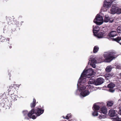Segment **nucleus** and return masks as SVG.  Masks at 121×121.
<instances>
[{
  "label": "nucleus",
  "instance_id": "obj_5",
  "mask_svg": "<svg viewBox=\"0 0 121 121\" xmlns=\"http://www.w3.org/2000/svg\"><path fill=\"white\" fill-rule=\"evenodd\" d=\"M106 27H103L102 28V30L101 32L99 33H97L96 35L95 36L99 38L105 37L104 36L106 35Z\"/></svg>",
  "mask_w": 121,
  "mask_h": 121
},
{
  "label": "nucleus",
  "instance_id": "obj_2",
  "mask_svg": "<svg viewBox=\"0 0 121 121\" xmlns=\"http://www.w3.org/2000/svg\"><path fill=\"white\" fill-rule=\"evenodd\" d=\"M107 53L106 55V62L109 63L113 60H115L117 56L116 55V53L113 52H110Z\"/></svg>",
  "mask_w": 121,
  "mask_h": 121
},
{
  "label": "nucleus",
  "instance_id": "obj_31",
  "mask_svg": "<svg viewBox=\"0 0 121 121\" xmlns=\"http://www.w3.org/2000/svg\"><path fill=\"white\" fill-rule=\"evenodd\" d=\"M114 119H115V121H121V118H119L118 116H116L115 117L113 118Z\"/></svg>",
  "mask_w": 121,
  "mask_h": 121
},
{
  "label": "nucleus",
  "instance_id": "obj_7",
  "mask_svg": "<svg viewBox=\"0 0 121 121\" xmlns=\"http://www.w3.org/2000/svg\"><path fill=\"white\" fill-rule=\"evenodd\" d=\"M117 35L116 31L112 30L108 34L107 37H106V38L108 39L109 40H112V39L114 38H111V37H113Z\"/></svg>",
  "mask_w": 121,
  "mask_h": 121
},
{
  "label": "nucleus",
  "instance_id": "obj_1",
  "mask_svg": "<svg viewBox=\"0 0 121 121\" xmlns=\"http://www.w3.org/2000/svg\"><path fill=\"white\" fill-rule=\"evenodd\" d=\"M44 111V110H42L40 108H36L35 109H32L30 111L28 114V116L30 118L35 119L36 117L35 115H32V114L35 113L37 115V116H39L43 113Z\"/></svg>",
  "mask_w": 121,
  "mask_h": 121
},
{
  "label": "nucleus",
  "instance_id": "obj_37",
  "mask_svg": "<svg viewBox=\"0 0 121 121\" xmlns=\"http://www.w3.org/2000/svg\"><path fill=\"white\" fill-rule=\"evenodd\" d=\"M0 40L1 42H3L6 40L4 37H1L0 39Z\"/></svg>",
  "mask_w": 121,
  "mask_h": 121
},
{
  "label": "nucleus",
  "instance_id": "obj_3",
  "mask_svg": "<svg viewBox=\"0 0 121 121\" xmlns=\"http://www.w3.org/2000/svg\"><path fill=\"white\" fill-rule=\"evenodd\" d=\"M104 20L102 16L99 14L97 15L93 21L94 23L99 25L102 24Z\"/></svg>",
  "mask_w": 121,
  "mask_h": 121
},
{
  "label": "nucleus",
  "instance_id": "obj_22",
  "mask_svg": "<svg viewBox=\"0 0 121 121\" xmlns=\"http://www.w3.org/2000/svg\"><path fill=\"white\" fill-rule=\"evenodd\" d=\"M113 20V19L112 17H106V22H109L110 23H112Z\"/></svg>",
  "mask_w": 121,
  "mask_h": 121
},
{
  "label": "nucleus",
  "instance_id": "obj_43",
  "mask_svg": "<svg viewBox=\"0 0 121 121\" xmlns=\"http://www.w3.org/2000/svg\"><path fill=\"white\" fill-rule=\"evenodd\" d=\"M8 46H9V48H12V46L11 45H9V46L8 45Z\"/></svg>",
  "mask_w": 121,
  "mask_h": 121
},
{
  "label": "nucleus",
  "instance_id": "obj_49",
  "mask_svg": "<svg viewBox=\"0 0 121 121\" xmlns=\"http://www.w3.org/2000/svg\"><path fill=\"white\" fill-rule=\"evenodd\" d=\"M77 85H78V84H77Z\"/></svg>",
  "mask_w": 121,
  "mask_h": 121
},
{
  "label": "nucleus",
  "instance_id": "obj_29",
  "mask_svg": "<svg viewBox=\"0 0 121 121\" xmlns=\"http://www.w3.org/2000/svg\"><path fill=\"white\" fill-rule=\"evenodd\" d=\"M115 86V84L112 83H111L108 84L107 86L109 88H113Z\"/></svg>",
  "mask_w": 121,
  "mask_h": 121
},
{
  "label": "nucleus",
  "instance_id": "obj_27",
  "mask_svg": "<svg viewBox=\"0 0 121 121\" xmlns=\"http://www.w3.org/2000/svg\"><path fill=\"white\" fill-rule=\"evenodd\" d=\"M112 68L111 65L107 66L106 67V72H110L112 70Z\"/></svg>",
  "mask_w": 121,
  "mask_h": 121
},
{
  "label": "nucleus",
  "instance_id": "obj_19",
  "mask_svg": "<svg viewBox=\"0 0 121 121\" xmlns=\"http://www.w3.org/2000/svg\"><path fill=\"white\" fill-rule=\"evenodd\" d=\"M101 10V12H104L106 11V0H104V4L103 5V6Z\"/></svg>",
  "mask_w": 121,
  "mask_h": 121
},
{
  "label": "nucleus",
  "instance_id": "obj_11",
  "mask_svg": "<svg viewBox=\"0 0 121 121\" xmlns=\"http://www.w3.org/2000/svg\"><path fill=\"white\" fill-rule=\"evenodd\" d=\"M108 115L111 117H113V118L115 117L116 116H117L116 115L117 114H116L115 110L112 109H111L109 111Z\"/></svg>",
  "mask_w": 121,
  "mask_h": 121
},
{
  "label": "nucleus",
  "instance_id": "obj_24",
  "mask_svg": "<svg viewBox=\"0 0 121 121\" xmlns=\"http://www.w3.org/2000/svg\"><path fill=\"white\" fill-rule=\"evenodd\" d=\"M99 49V48L97 46H95L93 50V52L94 53L97 52Z\"/></svg>",
  "mask_w": 121,
  "mask_h": 121
},
{
  "label": "nucleus",
  "instance_id": "obj_51",
  "mask_svg": "<svg viewBox=\"0 0 121 121\" xmlns=\"http://www.w3.org/2000/svg\"><path fill=\"white\" fill-rule=\"evenodd\" d=\"M106 111V112L107 111V110ZM107 112H106V113H107Z\"/></svg>",
  "mask_w": 121,
  "mask_h": 121
},
{
  "label": "nucleus",
  "instance_id": "obj_45",
  "mask_svg": "<svg viewBox=\"0 0 121 121\" xmlns=\"http://www.w3.org/2000/svg\"><path fill=\"white\" fill-rule=\"evenodd\" d=\"M105 75H106V74H105V78H106V76H105Z\"/></svg>",
  "mask_w": 121,
  "mask_h": 121
},
{
  "label": "nucleus",
  "instance_id": "obj_10",
  "mask_svg": "<svg viewBox=\"0 0 121 121\" xmlns=\"http://www.w3.org/2000/svg\"><path fill=\"white\" fill-rule=\"evenodd\" d=\"M87 77L86 76L81 77V75L78 81V82L79 83H85L86 81V78Z\"/></svg>",
  "mask_w": 121,
  "mask_h": 121
},
{
  "label": "nucleus",
  "instance_id": "obj_47",
  "mask_svg": "<svg viewBox=\"0 0 121 121\" xmlns=\"http://www.w3.org/2000/svg\"><path fill=\"white\" fill-rule=\"evenodd\" d=\"M120 90L121 91V89Z\"/></svg>",
  "mask_w": 121,
  "mask_h": 121
},
{
  "label": "nucleus",
  "instance_id": "obj_17",
  "mask_svg": "<svg viewBox=\"0 0 121 121\" xmlns=\"http://www.w3.org/2000/svg\"><path fill=\"white\" fill-rule=\"evenodd\" d=\"M121 40V37L118 36L116 38L112 39V41H115L119 43L121 45V43L119 42V41Z\"/></svg>",
  "mask_w": 121,
  "mask_h": 121
},
{
  "label": "nucleus",
  "instance_id": "obj_46",
  "mask_svg": "<svg viewBox=\"0 0 121 121\" xmlns=\"http://www.w3.org/2000/svg\"><path fill=\"white\" fill-rule=\"evenodd\" d=\"M9 74H10V73H9Z\"/></svg>",
  "mask_w": 121,
  "mask_h": 121
},
{
  "label": "nucleus",
  "instance_id": "obj_38",
  "mask_svg": "<svg viewBox=\"0 0 121 121\" xmlns=\"http://www.w3.org/2000/svg\"><path fill=\"white\" fill-rule=\"evenodd\" d=\"M113 88H110V89L108 90V91L111 92H113L115 91V90L113 89Z\"/></svg>",
  "mask_w": 121,
  "mask_h": 121
},
{
  "label": "nucleus",
  "instance_id": "obj_28",
  "mask_svg": "<svg viewBox=\"0 0 121 121\" xmlns=\"http://www.w3.org/2000/svg\"><path fill=\"white\" fill-rule=\"evenodd\" d=\"M113 104V101H108L107 105L108 107H111Z\"/></svg>",
  "mask_w": 121,
  "mask_h": 121
},
{
  "label": "nucleus",
  "instance_id": "obj_41",
  "mask_svg": "<svg viewBox=\"0 0 121 121\" xmlns=\"http://www.w3.org/2000/svg\"><path fill=\"white\" fill-rule=\"evenodd\" d=\"M104 58H105V60H106V55L105 54H104Z\"/></svg>",
  "mask_w": 121,
  "mask_h": 121
},
{
  "label": "nucleus",
  "instance_id": "obj_44",
  "mask_svg": "<svg viewBox=\"0 0 121 121\" xmlns=\"http://www.w3.org/2000/svg\"><path fill=\"white\" fill-rule=\"evenodd\" d=\"M120 77L121 78V73L120 74Z\"/></svg>",
  "mask_w": 121,
  "mask_h": 121
},
{
  "label": "nucleus",
  "instance_id": "obj_33",
  "mask_svg": "<svg viewBox=\"0 0 121 121\" xmlns=\"http://www.w3.org/2000/svg\"><path fill=\"white\" fill-rule=\"evenodd\" d=\"M13 96H11V98L13 100H17V96L15 95H13H13H12Z\"/></svg>",
  "mask_w": 121,
  "mask_h": 121
},
{
  "label": "nucleus",
  "instance_id": "obj_23",
  "mask_svg": "<svg viewBox=\"0 0 121 121\" xmlns=\"http://www.w3.org/2000/svg\"><path fill=\"white\" fill-rule=\"evenodd\" d=\"M93 107L94 108L93 110L95 111L98 110L100 108V106L95 104H94L93 105Z\"/></svg>",
  "mask_w": 121,
  "mask_h": 121
},
{
  "label": "nucleus",
  "instance_id": "obj_40",
  "mask_svg": "<svg viewBox=\"0 0 121 121\" xmlns=\"http://www.w3.org/2000/svg\"><path fill=\"white\" fill-rule=\"evenodd\" d=\"M119 113L121 115V108L119 109Z\"/></svg>",
  "mask_w": 121,
  "mask_h": 121
},
{
  "label": "nucleus",
  "instance_id": "obj_9",
  "mask_svg": "<svg viewBox=\"0 0 121 121\" xmlns=\"http://www.w3.org/2000/svg\"><path fill=\"white\" fill-rule=\"evenodd\" d=\"M104 79L101 78H99L95 80V85H100L102 84L104 82Z\"/></svg>",
  "mask_w": 121,
  "mask_h": 121
},
{
  "label": "nucleus",
  "instance_id": "obj_48",
  "mask_svg": "<svg viewBox=\"0 0 121 121\" xmlns=\"http://www.w3.org/2000/svg\"><path fill=\"white\" fill-rule=\"evenodd\" d=\"M120 99H119V101H120Z\"/></svg>",
  "mask_w": 121,
  "mask_h": 121
},
{
  "label": "nucleus",
  "instance_id": "obj_26",
  "mask_svg": "<svg viewBox=\"0 0 121 121\" xmlns=\"http://www.w3.org/2000/svg\"><path fill=\"white\" fill-rule=\"evenodd\" d=\"M95 80L94 79H90L89 82H88L89 84H94L95 85V83L96 82Z\"/></svg>",
  "mask_w": 121,
  "mask_h": 121
},
{
  "label": "nucleus",
  "instance_id": "obj_16",
  "mask_svg": "<svg viewBox=\"0 0 121 121\" xmlns=\"http://www.w3.org/2000/svg\"><path fill=\"white\" fill-rule=\"evenodd\" d=\"M97 61L94 58L91 61V65L92 66V67L95 68V64L97 63Z\"/></svg>",
  "mask_w": 121,
  "mask_h": 121
},
{
  "label": "nucleus",
  "instance_id": "obj_35",
  "mask_svg": "<svg viewBox=\"0 0 121 121\" xmlns=\"http://www.w3.org/2000/svg\"><path fill=\"white\" fill-rule=\"evenodd\" d=\"M117 14H120L121 13V9L119 8L118 7V9H117L116 13Z\"/></svg>",
  "mask_w": 121,
  "mask_h": 121
},
{
  "label": "nucleus",
  "instance_id": "obj_36",
  "mask_svg": "<svg viewBox=\"0 0 121 121\" xmlns=\"http://www.w3.org/2000/svg\"><path fill=\"white\" fill-rule=\"evenodd\" d=\"M23 114L24 116H25L26 115H28V111H24L23 112Z\"/></svg>",
  "mask_w": 121,
  "mask_h": 121
},
{
  "label": "nucleus",
  "instance_id": "obj_21",
  "mask_svg": "<svg viewBox=\"0 0 121 121\" xmlns=\"http://www.w3.org/2000/svg\"><path fill=\"white\" fill-rule=\"evenodd\" d=\"M36 100L34 98L32 102L30 104V106L31 108H33L35 107L36 105Z\"/></svg>",
  "mask_w": 121,
  "mask_h": 121
},
{
  "label": "nucleus",
  "instance_id": "obj_42",
  "mask_svg": "<svg viewBox=\"0 0 121 121\" xmlns=\"http://www.w3.org/2000/svg\"><path fill=\"white\" fill-rule=\"evenodd\" d=\"M106 15L105 16V18L104 19V21L105 22H106Z\"/></svg>",
  "mask_w": 121,
  "mask_h": 121
},
{
  "label": "nucleus",
  "instance_id": "obj_12",
  "mask_svg": "<svg viewBox=\"0 0 121 121\" xmlns=\"http://www.w3.org/2000/svg\"><path fill=\"white\" fill-rule=\"evenodd\" d=\"M14 86V85H12L11 86H9V88L8 90V92L9 93L10 92H11V93L13 94L14 92L16 91V89H15Z\"/></svg>",
  "mask_w": 121,
  "mask_h": 121
},
{
  "label": "nucleus",
  "instance_id": "obj_8",
  "mask_svg": "<svg viewBox=\"0 0 121 121\" xmlns=\"http://www.w3.org/2000/svg\"><path fill=\"white\" fill-rule=\"evenodd\" d=\"M118 7L116 5H113L110 10L111 13L112 14H115L116 13Z\"/></svg>",
  "mask_w": 121,
  "mask_h": 121
},
{
  "label": "nucleus",
  "instance_id": "obj_34",
  "mask_svg": "<svg viewBox=\"0 0 121 121\" xmlns=\"http://www.w3.org/2000/svg\"><path fill=\"white\" fill-rule=\"evenodd\" d=\"M92 115L93 116H98L99 114L97 112L94 111V112L92 113Z\"/></svg>",
  "mask_w": 121,
  "mask_h": 121
},
{
  "label": "nucleus",
  "instance_id": "obj_6",
  "mask_svg": "<svg viewBox=\"0 0 121 121\" xmlns=\"http://www.w3.org/2000/svg\"><path fill=\"white\" fill-rule=\"evenodd\" d=\"M100 112L104 115H102V114L101 115H99V118L100 119L105 118L106 117V107L105 106L102 107L101 109Z\"/></svg>",
  "mask_w": 121,
  "mask_h": 121
},
{
  "label": "nucleus",
  "instance_id": "obj_13",
  "mask_svg": "<svg viewBox=\"0 0 121 121\" xmlns=\"http://www.w3.org/2000/svg\"><path fill=\"white\" fill-rule=\"evenodd\" d=\"M99 30V27L97 26H95V28L93 27V32L95 36L98 33Z\"/></svg>",
  "mask_w": 121,
  "mask_h": 121
},
{
  "label": "nucleus",
  "instance_id": "obj_39",
  "mask_svg": "<svg viewBox=\"0 0 121 121\" xmlns=\"http://www.w3.org/2000/svg\"><path fill=\"white\" fill-rule=\"evenodd\" d=\"M4 104L3 103H1L0 104V107H3L4 106Z\"/></svg>",
  "mask_w": 121,
  "mask_h": 121
},
{
  "label": "nucleus",
  "instance_id": "obj_25",
  "mask_svg": "<svg viewBox=\"0 0 121 121\" xmlns=\"http://www.w3.org/2000/svg\"><path fill=\"white\" fill-rule=\"evenodd\" d=\"M113 75V74L112 73L110 74L108 73H106V80L112 77Z\"/></svg>",
  "mask_w": 121,
  "mask_h": 121
},
{
  "label": "nucleus",
  "instance_id": "obj_4",
  "mask_svg": "<svg viewBox=\"0 0 121 121\" xmlns=\"http://www.w3.org/2000/svg\"><path fill=\"white\" fill-rule=\"evenodd\" d=\"M93 73V71L92 68H90L85 71L84 70L81 74V77L86 76L87 77L90 78L87 76H91Z\"/></svg>",
  "mask_w": 121,
  "mask_h": 121
},
{
  "label": "nucleus",
  "instance_id": "obj_14",
  "mask_svg": "<svg viewBox=\"0 0 121 121\" xmlns=\"http://www.w3.org/2000/svg\"><path fill=\"white\" fill-rule=\"evenodd\" d=\"M89 94V92L88 90L82 91L80 93V95L83 97L86 96Z\"/></svg>",
  "mask_w": 121,
  "mask_h": 121
},
{
  "label": "nucleus",
  "instance_id": "obj_32",
  "mask_svg": "<svg viewBox=\"0 0 121 121\" xmlns=\"http://www.w3.org/2000/svg\"><path fill=\"white\" fill-rule=\"evenodd\" d=\"M117 30L118 33H121V26H118Z\"/></svg>",
  "mask_w": 121,
  "mask_h": 121
},
{
  "label": "nucleus",
  "instance_id": "obj_30",
  "mask_svg": "<svg viewBox=\"0 0 121 121\" xmlns=\"http://www.w3.org/2000/svg\"><path fill=\"white\" fill-rule=\"evenodd\" d=\"M71 117V115L70 114H67L66 116L65 117L64 116H63V117L65 119H69L70 117Z\"/></svg>",
  "mask_w": 121,
  "mask_h": 121
},
{
  "label": "nucleus",
  "instance_id": "obj_20",
  "mask_svg": "<svg viewBox=\"0 0 121 121\" xmlns=\"http://www.w3.org/2000/svg\"><path fill=\"white\" fill-rule=\"evenodd\" d=\"M6 18L8 24L9 23H12L11 22L13 21V18H11L10 17H7V16H6Z\"/></svg>",
  "mask_w": 121,
  "mask_h": 121
},
{
  "label": "nucleus",
  "instance_id": "obj_15",
  "mask_svg": "<svg viewBox=\"0 0 121 121\" xmlns=\"http://www.w3.org/2000/svg\"><path fill=\"white\" fill-rule=\"evenodd\" d=\"M89 86L88 85H82L81 84H80L79 87V89L80 91H84L86 89V87H87V89L89 87Z\"/></svg>",
  "mask_w": 121,
  "mask_h": 121
},
{
  "label": "nucleus",
  "instance_id": "obj_18",
  "mask_svg": "<svg viewBox=\"0 0 121 121\" xmlns=\"http://www.w3.org/2000/svg\"><path fill=\"white\" fill-rule=\"evenodd\" d=\"M113 0H106V8H109L112 3Z\"/></svg>",
  "mask_w": 121,
  "mask_h": 121
},
{
  "label": "nucleus",
  "instance_id": "obj_50",
  "mask_svg": "<svg viewBox=\"0 0 121 121\" xmlns=\"http://www.w3.org/2000/svg\"><path fill=\"white\" fill-rule=\"evenodd\" d=\"M105 71H106V69H105Z\"/></svg>",
  "mask_w": 121,
  "mask_h": 121
}]
</instances>
